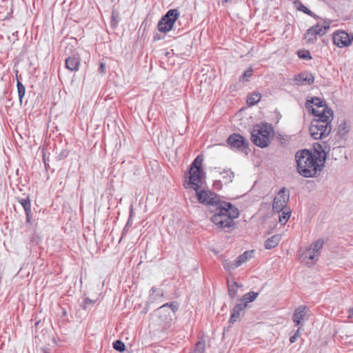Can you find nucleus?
Listing matches in <instances>:
<instances>
[{
    "label": "nucleus",
    "mask_w": 353,
    "mask_h": 353,
    "mask_svg": "<svg viewBox=\"0 0 353 353\" xmlns=\"http://www.w3.org/2000/svg\"><path fill=\"white\" fill-rule=\"evenodd\" d=\"M132 210H133V208H131V212H131V214L132 213Z\"/></svg>",
    "instance_id": "nucleus-45"
},
{
    "label": "nucleus",
    "mask_w": 353,
    "mask_h": 353,
    "mask_svg": "<svg viewBox=\"0 0 353 353\" xmlns=\"http://www.w3.org/2000/svg\"><path fill=\"white\" fill-rule=\"evenodd\" d=\"M228 144L232 148L243 150L248 145V141L239 134H233L228 139Z\"/></svg>",
    "instance_id": "nucleus-12"
},
{
    "label": "nucleus",
    "mask_w": 353,
    "mask_h": 353,
    "mask_svg": "<svg viewBox=\"0 0 353 353\" xmlns=\"http://www.w3.org/2000/svg\"><path fill=\"white\" fill-rule=\"evenodd\" d=\"M274 134V130L270 124L256 125L251 132V141L256 146L265 148L270 143Z\"/></svg>",
    "instance_id": "nucleus-4"
},
{
    "label": "nucleus",
    "mask_w": 353,
    "mask_h": 353,
    "mask_svg": "<svg viewBox=\"0 0 353 353\" xmlns=\"http://www.w3.org/2000/svg\"><path fill=\"white\" fill-rule=\"evenodd\" d=\"M312 155H316V154H323V158L324 159V161H325V152L323 151V150L322 149V147L321 145L319 144V143H315L314 144V151L312 152Z\"/></svg>",
    "instance_id": "nucleus-29"
},
{
    "label": "nucleus",
    "mask_w": 353,
    "mask_h": 353,
    "mask_svg": "<svg viewBox=\"0 0 353 353\" xmlns=\"http://www.w3.org/2000/svg\"><path fill=\"white\" fill-rule=\"evenodd\" d=\"M234 176V172L230 170H224L222 171V180H223L225 184L232 182Z\"/></svg>",
    "instance_id": "nucleus-24"
},
{
    "label": "nucleus",
    "mask_w": 353,
    "mask_h": 353,
    "mask_svg": "<svg viewBox=\"0 0 353 353\" xmlns=\"http://www.w3.org/2000/svg\"><path fill=\"white\" fill-rule=\"evenodd\" d=\"M30 213H31V212H28V215L26 214V219H27L28 222L30 221Z\"/></svg>",
    "instance_id": "nucleus-42"
},
{
    "label": "nucleus",
    "mask_w": 353,
    "mask_h": 353,
    "mask_svg": "<svg viewBox=\"0 0 353 353\" xmlns=\"http://www.w3.org/2000/svg\"><path fill=\"white\" fill-rule=\"evenodd\" d=\"M323 154L312 155L307 150L298 151L295 159L298 172L304 177L316 176L324 164Z\"/></svg>",
    "instance_id": "nucleus-1"
},
{
    "label": "nucleus",
    "mask_w": 353,
    "mask_h": 353,
    "mask_svg": "<svg viewBox=\"0 0 353 353\" xmlns=\"http://www.w3.org/2000/svg\"><path fill=\"white\" fill-rule=\"evenodd\" d=\"M245 309V305L241 303L237 304L233 310V312L231 315L230 322L236 321L239 319L241 312H243Z\"/></svg>",
    "instance_id": "nucleus-19"
},
{
    "label": "nucleus",
    "mask_w": 353,
    "mask_h": 353,
    "mask_svg": "<svg viewBox=\"0 0 353 353\" xmlns=\"http://www.w3.org/2000/svg\"><path fill=\"white\" fill-rule=\"evenodd\" d=\"M289 193L285 188H282L275 196L272 204V210L274 212L279 213L287 205L289 201Z\"/></svg>",
    "instance_id": "nucleus-9"
},
{
    "label": "nucleus",
    "mask_w": 353,
    "mask_h": 353,
    "mask_svg": "<svg viewBox=\"0 0 353 353\" xmlns=\"http://www.w3.org/2000/svg\"><path fill=\"white\" fill-rule=\"evenodd\" d=\"M297 54L299 58L304 59H312L310 56V53L308 50H299L297 52Z\"/></svg>",
    "instance_id": "nucleus-36"
},
{
    "label": "nucleus",
    "mask_w": 353,
    "mask_h": 353,
    "mask_svg": "<svg viewBox=\"0 0 353 353\" xmlns=\"http://www.w3.org/2000/svg\"><path fill=\"white\" fill-rule=\"evenodd\" d=\"M239 216V209L230 202L222 201V229L234 228V220Z\"/></svg>",
    "instance_id": "nucleus-5"
},
{
    "label": "nucleus",
    "mask_w": 353,
    "mask_h": 353,
    "mask_svg": "<svg viewBox=\"0 0 353 353\" xmlns=\"http://www.w3.org/2000/svg\"><path fill=\"white\" fill-rule=\"evenodd\" d=\"M294 81L297 85H310L314 81V77L312 73L304 72L296 76Z\"/></svg>",
    "instance_id": "nucleus-14"
},
{
    "label": "nucleus",
    "mask_w": 353,
    "mask_h": 353,
    "mask_svg": "<svg viewBox=\"0 0 353 353\" xmlns=\"http://www.w3.org/2000/svg\"><path fill=\"white\" fill-rule=\"evenodd\" d=\"M353 40V36L343 30H337L333 34V41L339 48L349 46Z\"/></svg>",
    "instance_id": "nucleus-10"
},
{
    "label": "nucleus",
    "mask_w": 353,
    "mask_h": 353,
    "mask_svg": "<svg viewBox=\"0 0 353 353\" xmlns=\"http://www.w3.org/2000/svg\"><path fill=\"white\" fill-rule=\"evenodd\" d=\"M217 225V224H216ZM221 223L218 225L219 228H221Z\"/></svg>",
    "instance_id": "nucleus-46"
},
{
    "label": "nucleus",
    "mask_w": 353,
    "mask_h": 353,
    "mask_svg": "<svg viewBox=\"0 0 353 353\" xmlns=\"http://www.w3.org/2000/svg\"><path fill=\"white\" fill-rule=\"evenodd\" d=\"M253 74V70L252 68H250L249 69L246 70L243 75L240 78L241 81H248L250 78L252 76Z\"/></svg>",
    "instance_id": "nucleus-32"
},
{
    "label": "nucleus",
    "mask_w": 353,
    "mask_h": 353,
    "mask_svg": "<svg viewBox=\"0 0 353 353\" xmlns=\"http://www.w3.org/2000/svg\"><path fill=\"white\" fill-rule=\"evenodd\" d=\"M112 18H113V20H116V17L114 16V12L112 13Z\"/></svg>",
    "instance_id": "nucleus-43"
},
{
    "label": "nucleus",
    "mask_w": 353,
    "mask_h": 353,
    "mask_svg": "<svg viewBox=\"0 0 353 353\" xmlns=\"http://www.w3.org/2000/svg\"><path fill=\"white\" fill-rule=\"evenodd\" d=\"M300 327L296 330V333L290 338L291 343H294L299 336Z\"/></svg>",
    "instance_id": "nucleus-38"
},
{
    "label": "nucleus",
    "mask_w": 353,
    "mask_h": 353,
    "mask_svg": "<svg viewBox=\"0 0 353 353\" xmlns=\"http://www.w3.org/2000/svg\"><path fill=\"white\" fill-rule=\"evenodd\" d=\"M330 29V22L321 20L310 27L304 34V39L307 43H314L318 37L325 35Z\"/></svg>",
    "instance_id": "nucleus-7"
},
{
    "label": "nucleus",
    "mask_w": 353,
    "mask_h": 353,
    "mask_svg": "<svg viewBox=\"0 0 353 353\" xmlns=\"http://www.w3.org/2000/svg\"><path fill=\"white\" fill-rule=\"evenodd\" d=\"M331 121L323 119L313 120L310 128L312 137L314 139H321L327 137L332 130Z\"/></svg>",
    "instance_id": "nucleus-6"
},
{
    "label": "nucleus",
    "mask_w": 353,
    "mask_h": 353,
    "mask_svg": "<svg viewBox=\"0 0 353 353\" xmlns=\"http://www.w3.org/2000/svg\"><path fill=\"white\" fill-rule=\"evenodd\" d=\"M315 117H318L317 119H323L325 121H332L333 112L329 108L325 103L322 105L315 107L310 111Z\"/></svg>",
    "instance_id": "nucleus-11"
},
{
    "label": "nucleus",
    "mask_w": 353,
    "mask_h": 353,
    "mask_svg": "<svg viewBox=\"0 0 353 353\" xmlns=\"http://www.w3.org/2000/svg\"><path fill=\"white\" fill-rule=\"evenodd\" d=\"M353 317V308H350L348 310V318Z\"/></svg>",
    "instance_id": "nucleus-41"
},
{
    "label": "nucleus",
    "mask_w": 353,
    "mask_h": 353,
    "mask_svg": "<svg viewBox=\"0 0 353 353\" xmlns=\"http://www.w3.org/2000/svg\"><path fill=\"white\" fill-rule=\"evenodd\" d=\"M228 290L230 297L233 298L236 295L237 290L240 285L234 280L233 277L227 279Z\"/></svg>",
    "instance_id": "nucleus-16"
},
{
    "label": "nucleus",
    "mask_w": 353,
    "mask_h": 353,
    "mask_svg": "<svg viewBox=\"0 0 353 353\" xmlns=\"http://www.w3.org/2000/svg\"><path fill=\"white\" fill-rule=\"evenodd\" d=\"M325 101L321 99L318 97L312 98V99H307L305 103V108L307 110L308 112H310L311 110H312L313 108H314L316 106L322 105L323 103H325Z\"/></svg>",
    "instance_id": "nucleus-18"
},
{
    "label": "nucleus",
    "mask_w": 353,
    "mask_h": 353,
    "mask_svg": "<svg viewBox=\"0 0 353 353\" xmlns=\"http://www.w3.org/2000/svg\"><path fill=\"white\" fill-rule=\"evenodd\" d=\"M205 348V343L204 341H199L196 343L193 352L190 353H204Z\"/></svg>",
    "instance_id": "nucleus-28"
},
{
    "label": "nucleus",
    "mask_w": 353,
    "mask_h": 353,
    "mask_svg": "<svg viewBox=\"0 0 353 353\" xmlns=\"http://www.w3.org/2000/svg\"><path fill=\"white\" fill-rule=\"evenodd\" d=\"M281 239V236L280 234H275L272 236L265 241V248L268 250L274 248L278 245Z\"/></svg>",
    "instance_id": "nucleus-17"
},
{
    "label": "nucleus",
    "mask_w": 353,
    "mask_h": 353,
    "mask_svg": "<svg viewBox=\"0 0 353 353\" xmlns=\"http://www.w3.org/2000/svg\"><path fill=\"white\" fill-rule=\"evenodd\" d=\"M79 65V60L76 57H70L65 60V66L71 71L77 70Z\"/></svg>",
    "instance_id": "nucleus-20"
},
{
    "label": "nucleus",
    "mask_w": 353,
    "mask_h": 353,
    "mask_svg": "<svg viewBox=\"0 0 353 353\" xmlns=\"http://www.w3.org/2000/svg\"><path fill=\"white\" fill-rule=\"evenodd\" d=\"M93 303V301H91V300H90V299H88V298H86V299H85V301H84L85 307L88 304H89V303Z\"/></svg>",
    "instance_id": "nucleus-40"
},
{
    "label": "nucleus",
    "mask_w": 353,
    "mask_h": 353,
    "mask_svg": "<svg viewBox=\"0 0 353 353\" xmlns=\"http://www.w3.org/2000/svg\"><path fill=\"white\" fill-rule=\"evenodd\" d=\"M307 312V310L304 305H300L295 310L292 319L296 325L301 324V323L305 320Z\"/></svg>",
    "instance_id": "nucleus-15"
},
{
    "label": "nucleus",
    "mask_w": 353,
    "mask_h": 353,
    "mask_svg": "<svg viewBox=\"0 0 353 353\" xmlns=\"http://www.w3.org/2000/svg\"><path fill=\"white\" fill-rule=\"evenodd\" d=\"M261 98V94L259 92H254L248 97L247 103L250 105H254L260 101Z\"/></svg>",
    "instance_id": "nucleus-23"
},
{
    "label": "nucleus",
    "mask_w": 353,
    "mask_h": 353,
    "mask_svg": "<svg viewBox=\"0 0 353 353\" xmlns=\"http://www.w3.org/2000/svg\"><path fill=\"white\" fill-rule=\"evenodd\" d=\"M258 293L254 292H250L245 294H244L241 299V301L242 302L241 304L245 305V307L248 305V303L254 301L256 297L258 296Z\"/></svg>",
    "instance_id": "nucleus-22"
},
{
    "label": "nucleus",
    "mask_w": 353,
    "mask_h": 353,
    "mask_svg": "<svg viewBox=\"0 0 353 353\" xmlns=\"http://www.w3.org/2000/svg\"><path fill=\"white\" fill-rule=\"evenodd\" d=\"M203 158L198 155L190 165L188 172V180L185 185L186 188H192L195 192L201 190V185L205 180V174L202 168Z\"/></svg>",
    "instance_id": "nucleus-3"
},
{
    "label": "nucleus",
    "mask_w": 353,
    "mask_h": 353,
    "mask_svg": "<svg viewBox=\"0 0 353 353\" xmlns=\"http://www.w3.org/2000/svg\"><path fill=\"white\" fill-rule=\"evenodd\" d=\"M170 307L174 312L176 310H177V309H178V305L175 303H165L163 305H162L160 308H163V307Z\"/></svg>",
    "instance_id": "nucleus-37"
},
{
    "label": "nucleus",
    "mask_w": 353,
    "mask_h": 353,
    "mask_svg": "<svg viewBox=\"0 0 353 353\" xmlns=\"http://www.w3.org/2000/svg\"><path fill=\"white\" fill-rule=\"evenodd\" d=\"M113 347L119 352H123L125 350V344L121 341L118 340L113 343Z\"/></svg>",
    "instance_id": "nucleus-35"
},
{
    "label": "nucleus",
    "mask_w": 353,
    "mask_h": 353,
    "mask_svg": "<svg viewBox=\"0 0 353 353\" xmlns=\"http://www.w3.org/2000/svg\"><path fill=\"white\" fill-rule=\"evenodd\" d=\"M17 90H18V95H19V101H20V103H21L22 99L25 95L26 89H25L24 85L19 81H17Z\"/></svg>",
    "instance_id": "nucleus-31"
},
{
    "label": "nucleus",
    "mask_w": 353,
    "mask_h": 353,
    "mask_svg": "<svg viewBox=\"0 0 353 353\" xmlns=\"http://www.w3.org/2000/svg\"><path fill=\"white\" fill-rule=\"evenodd\" d=\"M224 1L228 3V2L231 1L232 0H224Z\"/></svg>",
    "instance_id": "nucleus-44"
},
{
    "label": "nucleus",
    "mask_w": 353,
    "mask_h": 353,
    "mask_svg": "<svg viewBox=\"0 0 353 353\" xmlns=\"http://www.w3.org/2000/svg\"><path fill=\"white\" fill-rule=\"evenodd\" d=\"M223 267L225 270L231 271L239 267L236 264V260L231 261L230 259L225 260L223 262Z\"/></svg>",
    "instance_id": "nucleus-26"
},
{
    "label": "nucleus",
    "mask_w": 353,
    "mask_h": 353,
    "mask_svg": "<svg viewBox=\"0 0 353 353\" xmlns=\"http://www.w3.org/2000/svg\"><path fill=\"white\" fill-rule=\"evenodd\" d=\"M323 241L321 239H318L312 245H311L310 249H311L314 254H317V256L319 257L320 250L323 248Z\"/></svg>",
    "instance_id": "nucleus-25"
},
{
    "label": "nucleus",
    "mask_w": 353,
    "mask_h": 353,
    "mask_svg": "<svg viewBox=\"0 0 353 353\" xmlns=\"http://www.w3.org/2000/svg\"><path fill=\"white\" fill-rule=\"evenodd\" d=\"M296 7L298 10L303 11L304 13L307 14L310 16H312V12L305 6H303L301 2H295Z\"/></svg>",
    "instance_id": "nucleus-33"
},
{
    "label": "nucleus",
    "mask_w": 353,
    "mask_h": 353,
    "mask_svg": "<svg viewBox=\"0 0 353 353\" xmlns=\"http://www.w3.org/2000/svg\"><path fill=\"white\" fill-rule=\"evenodd\" d=\"M253 251H246L243 254L239 256L235 260L236 261V264L239 266H241L242 264L245 263L250 259L252 257Z\"/></svg>",
    "instance_id": "nucleus-21"
},
{
    "label": "nucleus",
    "mask_w": 353,
    "mask_h": 353,
    "mask_svg": "<svg viewBox=\"0 0 353 353\" xmlns=\"http://www.w3.org/2000/svg\"><path fill=\"white\" fill-rule=\"evenodd\" d=\"M199 202L208 205V212L212 214L210 220L214 224L221 223V197L210 190H200L196 192Z\"/></svg>",
    "instance_id": "nucleus-2"
},
{
    "label": "nucleus",
    "mask_w": 353,
    "mask_h": 353,
    "mask_svg": "<svg viewBox=\"0 0 353 353\" xmlns=\"http://www.w3.org/2000/svg\"><path fill=\"white\" fill-rule=\"evenodd\" d=\"M44 353H47V352L45 351Z\"/></svg>",
    "instance_id": "nucleus-47"
},
{
    "label": "nucleus",
    "mask_w": 353,
    "mask_h": 353,
    "mask_svg": "<svg viewBox=\"0 0 353 353\" xmlns=\"http://www.w3.org/2000/svg\"><path fill=\"white\" fill-rule=\"evenodd\" d=\"M20 204L23 207L26 214L28 215V212H31L30 201L28 198L21 199L19 200Z\"/></svg>",
    "instance_id": "nucleus-27"
},
{
    "label": "nucleus",
    "mask_w": 353,
    "mask_h": 353,
    "mask_svg": "<svg viewBox=\"0 0 353 353\" xmlns=\"http://www.w3.org/2000/svg\"><path fill=\"white\" fill-rule=\"evenodd\" d=\"M105 64L104 63H101L99 66V71L101 73H105Z\"/></svg>",
    "instance_id": "nucleus-39"
},
{
    "label": "nucleus",
    "mask_w": 353,
    "mask_h": 353,
    "mask_svg": "<svg viewBox=\"0 0 353 353\" xmlns=\"http://www.w3.org/2000/svg\"><path fill=\"white\" fill-rule=\"evenodd\" d=\"M291 215L290 211H283L281 214L279 216V222L284 225L288 221Z\"/></svg>",
    "instance_id": "nucleus-30"
},
{
    "label": "nucleus",
    "mask_w": 353,
    "mask_h": 353,
    "mask_svg": "<svg viewBox=\"0 0 353 353\" xmlns=\"http://www.w3.org/2000/svg\"><path fill=\"white\" fill-rule=\"evenodd\" d=\"M179 12L176 9L169 10L158 23V30L166 33L171 30L179 18Z\"/></svg>",
    "instance_id": "nucleus-8"
},
{
    "label": "nucleus",
    "mask_w": 353,
    "mask_h": 353,
    "mask_svg": "<svg viewBox=\"0 0 353 353\" xmlns=\"http://www.w3.org/2000/svg\"><path fill=\"white\" fill-rule=\"evenodd\" d=\"M317 259V254H314L310 248L304 250L300 256V261L307 266L314 264Z\"/></svg>",
    "instance_id": "nucleus-13"
},
{
    "label": "nucleus",
    "mask_w": 353,
    "mask_h": 353,
    "mask_svg": "<svg viewBox=\"0 0 353 353\" xmlns=\"http://www.w3.org/2000/svg\"><path fill=\"white\" fill-rule=\"evenodd\" d=\"M349 130L350 128L346 125L345 122L339 125V133L340 134V135H345L349 132Z\"/></svg>",
    "instance_id": "nucleus-34"
}]
</instances>
